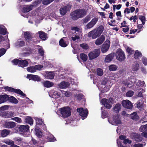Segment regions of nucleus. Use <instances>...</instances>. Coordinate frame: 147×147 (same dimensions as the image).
Returning <instances> with one entry per match:
<instances>
[{
	"label": "nucleus",
	"instance_id": "a878e982",
	"mask_svg": "<svg viewBox=\"0 0 147 147\" xmlns=\"http://www.w3.org/2000/svg\"><path fill=\"white\" fill-rule=\"evenodd\" d=\"M76 10L72 12L70 14L72 19L74 20H76L80 18Z\"/></svg>",
	"mask_w": 147,
	"mask_h": 147
},
{
	"label": "nucleus",
	"instance_id": "9b49d317",
	"mask_svg": "<svg viewBox=\"0 0 147 147\" xmlns=\"http://www.w3.org/2000/svg\"><path fill=\"white\" fill-rule=\"evenodd\" d=\"M98 20V18H93L91 21L86 25L87 28L90 29L93 27L96 23Z\"/></svg>",
	"mask_w": 147,
	"mask_h": 147
},
{
	"label": "nucleus",
	"instance_id": "774afa93",
	"mask_svg": "<svg viewBox=\"0 0 147 147\" xmlns=\"http://www.w3.org/2000/svg\"><path fill=\"white\" fill-rule=\"evenodd\" d=\"M142 61L143 64L145 65H147V59L144 57H143L142 59Z\"/></svg>",
	"mask_w": 147,
	"mask_h": 147
},
{
	"label": "nucleus",
	"instance_id": "f257e3e1",
	"mask_svg": "<svg viewBox=\"0 0 147 147\" xmlns=\"http://www.w3.org/2000/svg\"><path fill=\"white\" fill-rule=\"evenodd\" d=\"M104 27L100 26L97 28H95L89 32L88 36L89 38L92 37V39H95L99 37L104 30Z\"/></svg>",
	"mask_w": 147,
	"mask_h": 147
},
{
	"label": "nucleus",
	"instance_id": "f3484780",
	"mask_svg": "<svg viewBox=\"0 0 147 147\" xmlns=\"http://www.w3.org/2000/svg\"><path fill=\"white\" fill-rule=\"evenodd\" d=\"M14 113L12 112L7 113L3 112L1 114L3 117L5 118H11L14 116Z\"/></svg>",
	"mask_w": 147,
	"mask_h": 147
},
{
	"label": "nucleus",
	"instance_id": "7ed1b4c3",
	"mask_svg": "<svg viewBox=\"0 0 147 147\" xmlns=\"http://www.w3.org/2000/svg\"><path fill=\"white\" fill-rule=\"evenodd\" d=\"M116 59L120 61H122L125 59V57L124 52L121 49H118L116 53Z\"/></svg>",
	"mask_w": 147,
	"mask_h": 147
},
{
	"label": "nucleus",
	"instance_id": "9d476101",
	"mask_svg": "<svg viewBox=\"0 0 147 147\" xmlns=\"http://www.w3.org/2000/svg\"><path fill=\"white\" fill-rule=\"evenodd\" d=\"M121 104L123 107L127 109H131L133 107V105L131 102L128 100H123Z\"/></svg>",
	"mask_w": 147,
	"mask_h": 147
},
{
	"label": "nucleus",
	"instance_id": "473e14b6",
	"mask_svg": "<svg viewBox=\"0 0 147 147\" xmlns=\"http://www.w3.org/2000/svg\"><path fill=\"white\" fill-rule=\"evenodd\" d=\"M130 117L131 119L135 121L138 120L139 119V116L136 112L131 113L130 114Z\"/></svg>",
	"mask_w": 147,
	"mask_h": 147
},
{
	"label": "nucleus",
	"instance_id": "393cba45",
	"mask_svg": "<svg viewBox=\"0 0 147 147\" xmlns=\"http://www.w3.org/2000/svg\"><path fill=\"white\" fill-rule=\"evenodd\" d=\"M16 125V123L14 122H7L5 123V126L7 128H13Z\"/></svg>",
	"mask_w": 147,
	"mask_h": 147
},
{
	"label": "nucleus",
	"instance_id": "8fccbe9b",
	"mask_svg": "<svg viewBox=\"0 0 147 147\" xmlns=\"http://www.w3.org/2000/svg\"><path fill=\"white\" fill-rule=\"evenodd\" d=\"M27 71H28L34 73L36 72L34 66H31L27 68Z\"/></svg>",
	"mask_w": 147,
	"mask_h": 147
},
{
	"label": "nucleus",
	"instance_id": "09e8293b",
	"mask_svg": "<svg viewBox=\"0 0 147 147\" xmlns=\"http://www.w3.org/2000/svg\"><path fill=\"white\" fill-rule=\"evenodd\" d=\"M84 96V95L81 93L76 94L75 96V97L77 98V100L79 101L82 100Z\"/></svg>",
	"mask_w": 147,
	"mask_h": 147
},
{
	"label": "nucleus",
	"instance_id": "5fc2aeb1",
	"mask_svg": "<svg viewBox=\"0 0 147 147\" xmlns=\"http://www.w3.org/2000/svg\"><path fill=\"white\" fill-rule=\"evenodd\" d=\"M129 26H127L125 25L124 26H122V27L124 28H122V31L125 33L127 32L129 30Z\"/></svg>",
	"mask_w": 147,
	"mask_h": 147
},
{
	"label": "nucleus",
	"instance_id": "4be33fe9",
	"mask_svg": "<svg viewBox=\"0 0 147 147\" xmlns=\"http://www.w3.org/2000/svg\"><path fill=\"white\" fill-rule=\"evenodd\" d=\"M33 6L34 5L32 4L25 5L22 9L23 12L24 13L29 11L32 9Z\"/></svg>",
	"mask_w": 147,
	"mask_h": 147
},
{
	"label": "nucleus",
	"instance_id": "f704fd0d",
	"mask_svg": "<svg viewBox=\"0 0 147 147\" xmlns=\"http://www.w3.org/2000/svg\"><path fill=\"white\" fill-rule=\"evenodd\" d=\"M35 134L38 137H41L42 135V132L40 130V128L37 126L35 127Z\"/></svg>",
	"mask_w": 147,
	"mask_h": 147
},
{
	"label": "nucleus",
	"instance_id": "0eeeda50",
	"mask_svg": "<svg viewBox=\"0 0 147 147\" xmlns=\"http://www.w3.org/2000/svg\"><path fill=\"white\" fill-rule=\"evenodd\" d=\"M4 88L5 90L11 92H13L18 94L23 97H25L26 95L19 89H14L13 88L9 87L8 86L4 87Z\"/></svg>",
	"mask_w": 147,
	"mask_h": 147
},
{
	"label": "nucleus",
	"instance_id": "e433bc0d",
	"mask_svg": "<svg viewBox=\"0 0 147 147\" xmlns=\"http://www.w3.org/2000/svg\"><path fill=\"white\" fill-rule=\"evenodd\" d=\"M121 105L120 104L118 103L114 107V110L117 113H118L121 109Z\"/></svg>",
	"mask_w": 147,
	"mask_h": 147
},
{
	"label": "nucleus",
	"instance_id": "f03ea898",
	"mask_svg": "<svg viewBox=\"0 0 147 147\" xmlns=\"http://www.w3.org/2000/svg\"><path fill=\"white\" fill-rule=\"evenodd\" d=\"M59 110L62 117L64 118L67 117L71 115V109L69 107L60 108Z\"/></svg>",
	"mask_w": 147,
	"mask_h": 147
},
{
	"label": "nucleus",
	"instance_id": "bf43d9fd",
	"mask_svg": "<svg viewBox=\"0 0 147 147\" xmlns=\"http://www.w3.org/2000/svg\"><path fill=\"white\" fill-rule=\"evenodd\" d=\"M97 73L98 75L101 76L103 74L102 70L100 68H98L97 69Z\"/></svg>",
	"mask_w": 147,
	"mask_h": 147
},
{
	"label": "nucleus",
	"instance_id": "6e6d98bb",
	"mask_svg": "<svg viewBox=\"0 0 147 147\" xmlns=\"http://www.w3.org/2000/svg\"><path fill=\"white\" fill-rule=\"evenodd\" d=\"M90 19L89 16H87L82 19V23L83 24L87 23Z\"/></svg>",
	"mask_w": 147,
	"mask_h": 147
},
{
	"label": "nucleus",
	"instance_id": "cd10ccee",
	"mask_svg": "<svg viewBox=\"0 0 147 147\" xmlns=\"http://www.w3.org/2000/svg\"><path fill=\"white\" fill-rule=\"evenodd\" d=\"M69 86V83L68 82H63L59 84V87L61 88H65Z\"/></svg>",
	"mask_w": 147,
	"mask_h": 147
},
{
	"label": "nucleus",
	"instance_id": "c756f323",
	"mask_svg": "<svg viewBox=\"0 0 147 147\" xmlns=\"http://www.w3.org/2000/svg\"><path fill=\"white\" fill-rule=\"evenodd\" d=\"M54 73L51 71L46 73L45 75V77L46 79H51L54 78Z\"/></svg>",
	"mask_w": 147,
	"mask_h": 147
},
{
	"label": "nucleus",
	"instance_id": "de8ad7c7",
	"mask_svg": "<svg viewBox=\"0 0 147 147\" xmlns=\"http://www.w3.org/2000/svg\"><path fill=\"white\" fill-rule=\"evenodd\" d=\"M139 64L136 62L133 65L132 70L133 71H136L139 69Z\"/></svg>",
	"mask_w": 147,
	"mask_h": 147
},
{
	"label": "nucleus",
	"instance_id": "ea45409f",
	"mask_svg": "<svg viewBox=\"0 0 147 147\" xmlns=\"http://www.w3.org/2000/svg\"><path fill=\"white\" fill-rule=\"evenodd\" d=\"M102 110L101 116L102 118L106 117L107 115V111L105 110V108L103 107H101Z\"/></svg>",
	"mask_w": 147,
	"mask_h": 147
},
{
	"label": "nucleus",
	"instance_id": "6ab92c4d",
	"mask_svg": "<svg viewBox=\"0 0 147 147\" xmlns=\"http://www.w3.org/2000/svg\"><path fill=\"white\" fill-rule=\"evenodd\" d=\"M78 13V16L80 17V18H81L84 16L86 15V12L85 9H79L76 10Z\"/></svg>",
	"mask_w": 147,
	"mask_h": 147
},
{
	"label": "nucleus",
	"instance_id": "052dcab7",
	"mask_svg": "<svg viewBox=\"0 0 147 147\" xmlns=\"http://www.w3.org/2000/svg\"><path fill=\"white\" fill-rule=\"evenodd\" d=\"M134 94V92L131 90H129L126 94V95L127 96L131 97Z\"/></svg>",
	"mask_w": 147,
	"mask_h": 147
},
{
	"label": "nucleus",
	"instance_id": "338daca9",
	"mask_svg": "<svg viewBox=\"0 0 147 147\" xmlns=\"http://www.w3.org/2000/svg\"><path fill=\"white\" fill-rule=\"evenodd\" d=\"M33 102L32 101L30 100L29 98L26 97V100H24V103L26 104L32 103Z\"/></svg>",
	"mask_w": 147,
	"mask_h": 147
},
{
	"label": "nucleus",
	"instance_id": "72a5a7b5",
	"mask_svg": "<svg viewBox=\"0 0 147 147\" xmlns=\"http://www.w3.org/2000/svg\"><path fill=\"white\" fill-rule=\"evenodd\" d=\"M25 122L30 125H33V120L32 117L29 116H26L25 119Z\"/></svg>",
	"mask_w": 147,
	"mask_h": 147
},
{
	"label": "nucleus",
	"instance_id": "2f4dec72",
	"mask_svg": "<svg viewBox=\"0 0 147 147\" xmlns=\"http://www.w3.org/2000/svg\"><path fill=\"white\" fill-rule=\"evenodd\" d=\"M110 46L107 44H103L101 49L102 53L106 52L109 49Z\"/></svg>",
	"mask_w": 147,
	"mask_h": 147
},
{
	"label": "nucleus",
	"instance_id": "aec40b11",
	"mask_svg": "<svg viewBox=\"0 0 147 147\" xmlns=\"http://www.w3.org/2000/svg\"><path fill=\"white\" fill-rule=\"evenodd\" d=\"M19 130L24 133L28 131L29 130V127L28 125H21L19 127Z\"/></svg>",
	"mask_w": 147,
	"mask_h": 147
},
{
	"label": "nucleus",
	"instance_id": "e2e57ef3",
	"mask_svg": "<svg viewBox=\"0 0 147 147\" xmlns=\"http://www.w3.org/2000/svg\"><path fill=\"white\" fill-rule=\"evenodd\" d=\"M54 0H43L42 3L44 5H47L52 2Z\"/></svg>",
	"mask_w": 147,
	"mask_h": 147
},
{
	"label": "nucleus",
	"instance_id": "a18cd8bd",
	"mask_svg": "<svg viewBox=\"0 0 147 147\" xmlns=\"http://www.w3.org/2000/svg\"><path fill=\"white\" fill-rule=\"evenodd\" d=\"M37 48L38 49L39 54H40L41 56H44V52L43 48L39 46H37Z\"/></svg>",
	"mask_w": 147,
	"mask_h": 147
},
{
	"label": "nucleus",
	"instance_id": "c9c22d12",
	"mask_svg": "<svg viewBox=\"0 0 147 147\" xmlns=\"http://www.w3.org/2000/svg\"><path fill=\"white\" fill-rule=\"evenodd\" d=\"M6 32L7 30L5 27L2 25H0V34L5 35Z\"/></svg>",
	"mask_w": 147,
	"mask_h": 147
},
{
	"label": "nucleus",
	"instance_id": "49530a36",
	"mask_svg": "<svg viewBox=\"0 0 147 147\" xmlns=\"http://www.w3.org/2000/svg\"><path fill=\"white\" fill-rule=\"evenodd\" d=\"M118 67L115 65H111L109 66V69L110 71H115Z\"/></svg>",
	"mask_w": 147,
	"mask_h": 147
},
{
	"label": "nucleus",
	"instance_id": "603ef678",
	"mask_svg": "<svg viewBox=\"0 0 147 147\" xmlns=\"http://www.w3.org/2000/svg\"><path fill=\"white\" fill-rule=\"evenodd\" d=\"M55 92L53 91H50L49 94V96L53 98L52 100L53 102L55 101L54 99L55 97Z\"/></svg>",
	"mask_w": 147,
	"mask_h": 147
},
{
	"label": "nucleus",
	"instance_id": "864d4df0",
	"mask_svg": "<svg viewBox=\"0 0 147 147\" xmlns=\"http://www.w3.org/2000/svg\"><path fill=\"white\" fill-rule=\"evenodd\" d=\"M139 18L142 22V24L143 25H144L146 22L145 17L144 16L140 15L139 16Z\"/></svg>",
	"mask_w": 147,
	"mask_h": 147
},
{
	"label": "nucleus",
	"instance_id": "ddd939ff",
	"mask_svg": "<svg viewBox=\"0 0 147 147\" xmlns=\"http://www.w3.org/2000/svg\"><path fill=\"white\" fill-rule=\"evenodd\" d=\"M25 42L24 40L21 39H18L14 43V46L17 48H19L24 46Z\"/></svg>",
	"mask_w": 147,
	"mask_h": 147
},
{
	"label": "nucleus",
	"instance_id": "4d7b16f0",
	"mask_svg": "<svg viewBox=\"0 0 147 147\" xmlns=\"http://www.w3.org/2000/svg\"><path fill=\"white\" fill-rule=\"evenodd\" d=\"M11 120L15 121L19 123H21L22 122L21 119L18 117H16L11 118Z\"/></svg>",
	"mask_w": 147,
	"mask_h": 147
},
{
	"label": "nucleus",
	"instance_id": "58836bf2",
	"mask_svg": "<svg viewBox=\"0 0 147 147\" xmlns=\"http://www.w3.org/2000/svg\"><path fill=\"white\" fill-rule=\"evenodd\" d=\"M59 45L62 47H65L67 45L66 41H64L63 38H61L59 41Z\"/></svg>",
	"mask_w": 147,
	"mask_h": 147
},
{
	"label": "nucleus",
	"instance_id": "79ce46f5",
	"mask_svg": "<svg viewBox=\"0 0 147 147\" xmlns=\"http://www.w3.org/2000/svg\"><path fill=\"white\" fill-rule=\"evenodd\" d=\"M80 57L81 59L84 62L86 61L88 59L87 55L84 53H81L80 54Z\"/></svg>",
	"mask_w": 147,
	"mask_h": 147
},
{
	"label": "nucleus",
	"instance_id": "5701e85b",
	"mask_svg": "<svg viewBox=\"0 0 147 147\" xmlns=\"http://www.w3.org/2000/svg\"><path fill=\"white\" fill-rule=\"evenodd\" d=\"M9 96L7 94L0 96V104L4 103L8 100Z\"/></svg>",
	"mask_w": 147,
	"mask_h": 147
},
{
	"label": "nucleus",
	"instance_id": "bb28decb",
	"mask_svg": "<svg viewBox=\"0 0 147 147\" xmlns=\"http://www.w3.org/2000/svg\"><path fill=\"white\" fill-rule=\"evenodd\" d=\"M38 34H39L40 38L43 40H45L47 38V34L42 31L38 32Z\"/></svg>",
	"mask_w": 147,
	"mask_h": 147
},
{
	"label": "nucleus",
	"instance_id": "c03bdc74",
	"mask_svg": "<svg viewBox=\"0 0 147 147\" xmlns=\"http://www.w3.org/2000/svg\"><path fill=\"white\" fill-rule=\"evenodd\" d=\"M10 131L9 130L4 129L2 131L1 133L2 136L3 137H5L8 135Z\"/></svg>",
	"mask_w": 147,
	"mask_h": 147
},
{
	"label": "nucleus",
	"instance_id": "b1692460",
	"mask_svg": "<svg viewBox=\"0 0 147 147\" xmlns=\"http://www.w3.org/2000/svg\"><path fill=\"white\" fill-rule=\"evenodd\" d=\"M34 119L36 120L37 125H43V129L44 130H45L46 129V127L45 125L44 124L43 121L41 118H38L37 117H35Z\"/></svg>",
	"mask_w": 147,
	"mask_h": 147
},
{
	"label": "nucleus",
	"instance_id": "4c0bfd02",
	"mask_svg": "<svg viewBox=\"0 0 147 147\" xmlns=\"http://www.w3.org/2000/svg\"><path fill=\"white\" fill-rule=\"evenodd\" d=\"M8 100L10 102L14 104H17L18 103V100L13 96H11L9 97Z\"/></svg>",
	"mask_w": 147,
	"mask_h": 147
},
{
	"label": "nucleus",
	"instance_id": "412c9836",
	"mask_svg": "<svg viewBox=\"0 0 147 147\" xmlns=\"http://www.w3.org/2000/svg\"><path fill=\"white\" fill-rule=\"evenodd\" d=\"M16 61L19 62V66L22 67L27 66L28 64V62L26 60H20V61Z\"/></svg>",
	"mask_w": 147,
	"mask_h": 147
},
{
	"label": "nucleus",
	"instance_id": "69168bd1",
	"mask_svg": "<svg viewBox=\"0 0 147 147\" xmlns=\"http://www.w3.org/2000/svg\"><path fill=\"white\" fill-rule=\"evenodd\" d=\"M6 50L4 49H0V57L4 55L6 52Z\"/></svg>",
	"mask_w": 147,
	"mask_h": 147
},
{
	"label": "nucleus",
	"instance_id": "4468645a",
	"mask_svg": "<svg viewBox=\"0 0 147 147\" xmlns=\"http://www.w3.org/2000/svg\"><path fill=\"white\" fill-rule=\"evenodd\" d=\"M131 137L132 139H134L136 142H140L142 141V138L141 135L138 133H132L131 134Z\"/></svg>",
	"mask_w": 147,
	"mask_h": 147
},
{
	"label": "nucleus",
	"instance_id": "2eb2a0df",
	"mask_svg": "<svg viewBox=\"0 0 147 147\" xmlns=\"http://www.w3.org/2000/svg\"><path fill=\"white\" fill-rule=\"evenodd\" d=\"M26 78L29 79V80H32L34 81L39 82L40 80V77L38 75L28 74Z\"/></svg>",
	"mask_w": 147,
	"mask_h": 147
},
{
	"label": "nucleus",
	"instance_id": "0e129e2a",
	"mask_svg": "<svg viewBox=\"0 0 147 147\" xmlns=\"http://www.w3.org/2000/svg\"><path fill=\"white\" fill-rule=\"evenodd\" d=\"M29 143L31 145L33 144L36 145L38 144V142L37 141L32 138V140Z\"/></svg>",
	"mask_w": 147,
	"mask_h": 147
},
{
	"label": "nucleus",
	"instance_id": "6e6552de",
	"mask_svg": "<svg viewBox=\"0 0 147 147\" xmlns=\"http://www.w3.org/2000/svg\"><path fill=\"white\" fill-rule=\"evenodd\" d=\"M24 37L26 40L28 42L32 43L34 42L33 38L34 37L33 34L29 32H26L24 33Z\"/></svg>",
	"mask_w": 147,
	"mask_h": 147
},
{
	"label": "nucleus",
	"instance_id": "423d86ee",
	"mask_svg": "<svg viewBox=\"0 0 147 147\" xmlns=\"http://www.w3.org/2000/svg\"><path fill=\"white\" fill-rule=\"evenodd\" d=\"M100 53V51L98 49H95L94 51L90 52L88 54L90 60H92L98 57Z\"/></svg>",
	"mask_w": 147,
	"mask_h": 147
},
{
	"label": "nucleus",
	"instance_id": "39448f33",
	"mask_svg": "<svg viewBox=\"0 0 147 147\" xmlns=\"http://www.w3.org/2000/svg\"><path fill=\"white\" fill-rule=\"evenodd\" d=\"M113 101L112 98H109V99L106 98H103L101 100V102L103 105H104L106 108L108 109L111 108L112 107L111 104Z\"/></svg>",
	"mask_w": 147,
	"mask_h": 147
},
{
	"label": "nucleus",
	"instance_id": "7c9ffc66",
	"mask_svg": "<svg viewBox=\"0 0 147 147\" xmlns=\"http://www.w3.org/2000/svg\"><path fill=\"white\" fill-rule=\"evenodd\" d=\"M114 56L111 53L107 55L105 58V61L107 63H109L111 61L113 58Z\"/></svg>",
	"mask_w": 147,
	"mask_h": 147
},
{
	"label": "nucleus",
	"instance_id": "a19ab883",
	"mask_svg": "<svg viewBox=\"0 0 147 147\" xmlns=\"http://www.w3.org/2000/svg\"><path fill=\"white\" fill-rule=\"evenodd\" d=\"M3 142L8 145H10L11 146L10 147L13 146L14 144V142L13 141L9 139L5 140Z\"/></svg>",
	"mask_w": 147,
	"mask_h": 147
},
{
	"label": "nucleus",
	"instance_id": "13d9d810",
	"mask_svg": "<svg viewBox=\"0 0 147 147\" xmlns=\"http://www.w3.org/2000/svg\"><path fill=\"white\" fill-rule=\"evenodd\" d=\"M34 66L36 71L41 70L43 67V66L40 65H36Z\"/></svg>",
	"mask_w": 147,
	"mask_h": 147
},
{
	"label": "nucleus",
	"instance_id": "37998d69",
	"mask_svg": "<svg viewBox=\"0 0 147 147\" xmlns=\"http://www.w3.org/2000/svg\"><path fill=\"white\" fill-rule=\"evenodd\" d=\"M142 54L140 52H139L138 50L136 51L134 55V58L135 59H138L139 57H142Z\"/></svg>",
	"mask_w": 147,
	"mask_h": 147
},
{
	"label": "nucleus",
	"instance_id": "a211bd4d",
	"mask_svg": "<svg viewBox=\"0 0 147 147\" xmlns=\"http://www.w3.org/2000/svg\"><path fill=\"white\" fill-rule=\"evenodd\" d=\"M113 120L114 123L116 124H120L121 123L120 116L118 115L113 116Z\"/></svg>",
	"mask_w": 147,
	"mask_h": 147
},
{
	"label": "nucleus",
	"instance_id": "1a4fd4ad",
	"mask_svg": "<svg viewBox=\"0 0 147 147\" xmlns=\"http://www.w3.org/2000/svg\"><path fill=\"white\" fill-rule=\"evenodd\" d=\"M77 111L80 113L79 115L82 118V119H84L86 118L88 114V111L87 109L85 110L83 108H78Z\"/></svg>",
	"mask_w": 147,
	"mask_h": 147
},
{
	"label": "nucleus",
	"instance_id": "f8f14e48",
	"mask_svg": "<svg viewBox=\"0 0 147 147\" xmlns=\"http://www.w3.org/2000/svg\"><path fill=\"white\" fill-rule=\"evenodd\" d=\"M71 9V6L69 5H67L60 9V14L63 16L65 15L67 11L70 10Z\"/></svg>",
	"mask_w": 147,
	"mask_h": 147
},
{
	"label": "nucleus",
	"instance_id": "680f3d73",
	"mask_svg": "<svg viewBox=\"0 0 147 147\" xmlns=\"http://www.w3.org/2000/svg\"><path fill=\"white\" fill-rule=\"evenodd\" d=\"M80 46L84 49H87L89 48L88 45L84 43L80 44Z\"/></svg>",
	"mask_w": 147,
	"mask_h": 147
},
{
	"label": "nucleus",
	"instance_id": "20e7f679",
	"mask_svg": "<svg viewBox=\"0 0 147 147\" xmlns=\"http://www.w3.org/2000/svg\"><path fill=\"white\" fill-rule=\"evenodd\" d=\"M31 16L32 17L34 20L36 22L37 20H42V14L39 12L38 9H36L35 11H33L32 13Z\"/></svg>",
	"mask_w": 147,
	"mask_h": 147
},
{
	"label": "nucleus",
	"instance_id": "dca6fc26",
	"mask_svg": "<svg viewBox=\"0 0 147 147\" xmlns=\"http://www.w3.org/2000/svg\"><path fill=\"white\" fill-rule=\"evenodd\" d=\"M105 37L104 35H102L100 37L98 38L96 40L95 43L97 45H101L104 41Z\"/></svg>",
	"mask_w": 147,
	"mask_h": 147
},
{
	"label": "nucleus",
	"instance_id": "c85d7f7f",
	"mask_svg": "<svg viewBox=\"0 0 147 147\" xmlns=\"http://www.w3.org/2000/svg\"><path fill=\"white\" fill-rule=\"evenodd\" d=\"M42 83L44 86L48 88L51 87L53 85V83L48 81H44Z\"/></svg>",
	"mask_w": 147,
	"mask_h": 147
},
{
	"label": "nucleus",
	"instance_id": "3c124183",
	"mask_svg": "<svg viewBox=\"0 0 147 147\" xmlns=\"http://www.w3.org/2000/svg\"><path fill=\"white\" fill-rule=\"evenodd\" d=\"M126 51L127 53L129 55H131L133 54L134 52V50H132L131 48L129 47H127Z\"/></svg>",
	"mask_w": 147,
	"mask_h": 147
}]
</instances>
